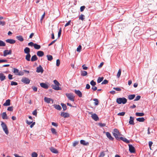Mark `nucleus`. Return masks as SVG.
Returning <instances> with one entry per match:
<instances>
[{
  "instance_id": "f257e3e1",
  "label": "nucleus",
  "mask_w": 157,
  "mask_h": 157,
  "mask_svg": "<svg viewBox=\"0 0 157 157\" xmlns=\"http://www.w3.org/2000/svg\"><path fill=\"white\" fill-rule=\"evenodd\" d=\"M127 102V99L125 98H118L117 99L116 102L119 104H125Z\"/></svg>"
},
{
  "instance_id": "f03ea898",
  "label": "nucleus",
  "mask_w": 157,
  "mask_h": 157,
  "mask_svg": "<svg viewBox=\"0 0 157 157\" xmlns=\"http://www.w3.org/2000/svg\"><path fill=\"white\" fill-rule=\"evenodd\" d=\"M113 134L116 139L118 140L119 139V136L121 135L118 130L116 128L114 129Z\"/></svg>"
},
{
  "instance_id": "7ed1b4c3",
  "label": "nucleus",
  "mask_w": 157,
  "mask_h": 157,
  "mask_svg": "<svg viewBox=\"0 0 157 157\" xmlns=\"http://www.w3.org/2000/svg\"><path fill=\"white\" fill-rule=\"evenodd\" d=\"M66 95L69 100L73 102L74 101L75 97L73 94L66 93Z\"/></svg>"
},
{
  "instance_id": "20e7f679",
  "label": "nucleus",
  "mask_w": 157,
  "mask_h": 157,
  "mask_svg": "<svg viewBox=\"0 0 157 157\" xmlns=\"http://www.w3.org/2000/svg\"><path fill=\"white\" fill-rule=\"evenodd\" d=\"M13 71L16 75H24L23 72L21 71L19 72V70L17 68H14Z\"/></svg>"
},
{
  "instance_id": "39448f33",
  "label": "nucleus",
  "mask_w": 157,
  "mask_h": 157,
  "mask_svg": "<svg viewBox=\"0 0 157 157\" xmlns=\"http://www.w3.org/2000/svg\"><path fill=\"white\" fill-rule=\"evenodd\" d=\"M1 126L5 133L7 135L8 134L9 132L6 124L4 122H2Z\"/></svg>"
},
{
  "instance_id": "423d86ee",
  "label": "nucleus",
  "mask_w": 157,
  "mask_h": 157,
  "mask_svg": "<svg viewBox=\"0 0 157 157\" xmlns=\"http://www.w3.org/2000/svg\"><path fill=\"white\" fill-rule=\"evenodd\" d=\"M22 82L26 84H28L30 83V80L29 79L26 77H23L21 80Z\"/></svg>"
},
{
  "instance_id": "0eeeda50",
  "label": "nucleus",
  "mask_w": 157,
  "mask_h": 157,
  "mask_svg": "<svg viewBox=\"0 0 157 157\" xmlns=\"http://www.w3.org/2000/svg\"><path fill=\"white\" fill-rule=\"evenodd\" d=\"M129 147V151L130 153H134L135 152V149L134 147L131 144H128Z\"/></svg>"
},
{
  "instance_id": "6e6552de",
  "label": "nucleus",
  "mask_w": 157,
  "mask_h": 157,
  "mask_svg": "<svg viewBox=\"0 0 157 157\" xmlns=\"http://www.w3.org/2000/svg\"><path fill=\"white\" fill-rule=\"evenodd\" d=\"M43 71L44 70L41 65H40L39 67H37L36 71L37 73H42Z\"/></svg>"
},
{
  "instance_id": "1a4fd4ad",
  "label": "nucleus",
  "mask_w": 157,
  "mask_h": 157,
  "mask_svg": "<svg viewBox=\"0 0 157 157\" xmlns=\"http://www.w3.org/2000/svg\"><path fill=\"white\" fill-rule=\"evenodd\" d=\"M12 53L11 50H5L3 52V56H6L8 55H10Z\"/></svg>"
},
{
  "instance_id": "9d476101",
  "label": "nucleus",
  "mask_w": 157,
  "mask_h": 157,
  "mask_svg": "<svg viewBox=\"0 0 157 157\" xmlns=\"http://www.w3.org/2000/svg\"><path fill=\"white\" fill-rule=\"evenodd\" d=\"M44 101L45 102H47L48 103H50L51 101H52V103H53V101L52 99L50 98H48L46 97H45L44 98Z\"/></svg>"
},
{
  "instance_id": "9b49d317",
  "label": "nucleus",
  "mask_w": 157,
  "mask_h": 157,
  "mask_svg": "<svg viewBox=\"0 0 157 157\" xmlns=\"http://www.w3.org/2000/svg\"><path fill=\"white\" fill-rule=\"evenodd\" d=\"M61 116L62 117H63L64 118L68 117L70 116L69 114L67 113H65L64 112H62L61 114Z\"/></svg>"
},
{
  "instance_id": "f8f14e48",
  "label": "nucleus",
  "mask_w": 157,
  "mask_h": 157,
  "mask_svg": "<svg viewBox=\"0 0 157 157\" xmlns=\"http://www.w3.org/2000/svg\"><path fill=\"white\" fill-rule=\"evenodd\" d=\"M52 88L56 90H61V88L59 87V86L56 85H52Z\"/></svg>"
},
{
  "instance_id": "ddd939ff",
  "label": "nucleus",
  "mask_w": 157,
  "mask_h": 157,
  "mask_svg": "<svg viewBox=\"0 0 157 157\" xmlns=\"http://www.w3.org/2000/svg\"><path fill=\"white\" fill-rule=\"evenodd\" d=\"M91 117L93 119L96 121H97L99 120L98 117L97 115L95 113H94L92 114V115H91Z\"/></svg>"
},
{
  "instance_id": "4468645a",
  "label": "nucleus",
  "mask_w": 157,
  "mask_h": 157,
  "mask_svg": "<svg viewBox=\"0 0 157 157\" xmlns=\"http://www.w3.org/2000/svg\"><path fill=\"white\" fill-rule=\"evenodd\" d=\"M106 136L109 139L111 140H113V138L112 137L110 134L108 132H105Z\"/></svg>"
},
{
  "instance_id": "2eb2a0df",
  "label": "nucleus",
  "mask_w": 157,
  "mask_h": 157,
  "mask_svg": "<svg viewBox=\"0 0 157 157\" xmlns=\"http://www.w3.org/2000/svg\"><path fill=\"white\" fill-rule=\"evenodd\" d=\"M7 43H10V44H14L15 42L16 41L15 40L12 39H8L6 40Z\"/></svg>"
},
{
  "instance_id": "dca6fc26",
  "label": "nucleus",
  "mask_w": 157,
  "mask_h": 157,
  "mask_svg": "<svg viewBox=\"0 0 157 157\" xmlns=\"http://www.w3.org/2000/svg\"><path fill=\"white\" fill-rule=\"evenodd\" d=\"M75 92L79 97H81L82 96V94L80 90H75Z\"/></svg>"
},
{
  "instance_id": "f3484780",
  "label": "nucleus",
  "mask_w": 157,
  "mask_h": 157,
  "mask_svg": "<svg viewBox=\"0 0 157 157\" xmlns=\"http://www.w3.org/2000/svg\"><path fill=\"white\" fill-rule=\"evenodd\" d=\"M134 118L133 117H130V119L129 121V123L131 125H134Z\"/></svg>"
},
{
  "instance_id": "a211bd4d",
  "label": "nucleus",
  "mask_w": 157,
  "mask_h": 157,
  "mask_svg": "<svg viewBox=\"0 0 157 157\" xmlns=\"http://www.w3.org/2000/svg\"><path fill=\"white\" fill-rule=\"evenodd\" d=\"M119 139H120L121 140L123 141L124 142L127 144L129 143L130 142L129 140H128L126 138L124 137H121L120 138H119Z\"/></svg>"
},
{
  "instance_id": "6ab92c4d",
  "label": "nucleus",
  "mask_w": 157,
  "mask_h": 157,
  "mask_svg": "<svg viewBox=\"0 0 157 157\" xmlns=\"http://www.w3.org/2000/svg\"><path fill=\"white\" fill-rule=\"evenodd\" d=\"M40 85L42 87L45 89H48V85L44 83H41L40 84Z\"/></svg>"
},
{
  "instance_id": "aec40b11",
  "label": "nucleus",
  "mask_w": 157,
  "mask_h": 157,
  "mask_svg": "<svg viewBox=\"0 0 157 157\" xmlns=\"http://www.w3.org/2000/svg\"><path fill=\"white\" fill-rule=\"evenodd\" d=\"M50 150L52 152L54 153L57 154L58 152L57 149L53 147L50 148Z\"/></svg>"
},
{
  "instance_id": "412c9836",
  "label": "nucleus",
  "mask_w": 157,
  "mask_h": 157,
  "mask_svg": "<svg viewBox=\"0 0 157 157\" xmlns=\"http://www.w3.org/2000/svg\"><path fill=\"white\" fill-rule=\"evenodd\" d=\"M10 105V99L7 100L6 102L4 103L3 105L4 106H7Z\"/></svg>"
},
{
  "instance_id": "4be33fe9",
  "label": "nucleus",
  "mask_w": 157,
  "mask_h": 157,
  "mask_svg": "<svg viewBox=\"0 0 157 157\" xmlns=\"http://www.w3.org/2000/svg\"><path fill=\"white\" fill-rule=\"evenodd\" d=\"M6 79V76L2 73L0 74V79L1 81H3Z\"/></svg>"
},
{
  "instance_id": "5701e85b",
  "label": "nucleus",
  "mask_w": 157,
  "mask_h": 157,
  "mask_svg": "<svg viewBox=\"0 0 157 157\" xmlns=\"http://www.w3.org/2000/svg\"><path fill=\"white\" fill-rule=\"evenodd\" d=\"M37 55L39 57H41L44 56V53L42 51H38L37 52Z\"/></svg>"
},
{
  "instance_id": "b1692460",
  "label": "nucleus",
  "mask_w": 157,
  "mask_h": 157,
  "mask_svg": "<svg viewBox=\"0 0 157 157\" xmlns=\"http://www.w3.org/2000/svg\"><path fill=\"white\" fill-rule=\"evenodd\" d=\"M81 144L84 145H89V143L86 142L85 140H81L80 141Z\"/></svg>"
},
{
  "instance_id": "393cba45",
  "label": "nucleus",
  "mask_w": 157,
  "mask_h": 157,
  "mask_svg": "<svg viewBox=\"0 0 157 157\" xmlns=\"http://www.w3.org/2000/svg\"><path fill=\"white\" fill-rule=\"evenodd\" d=\"M38 59V58L36 55H34L33 56L31 59V60L32 61H34Z\"/></svg>"
},
{
  "instance_id": "a878e982",
  "label": "nucleus",
  "mask_w": 157,
  "mask_h": 157,
  "mask_svg": "<svg viewBox=\"0 0 157 157\" xmlns=\"http://www.w3.org/2000/svg\"><path fill=\"white\" fill-rule=\"evenodd\" d=\"M54 106L56 109L58 110H60L61 109V107L59 105H54Z\"/></svg>"
},
{
  "instance_id": "bb28decb",
  "label": "nucleus",
  "mask_w": 157,
  "mask_h": 157,
  "mask_svg": "<svg viewBox=\"0 0 157 157\" xmlns=\"http://www.w3.org/2000/svg\"><path fill=\"white\" fill-rule=\"evenodd\" d=\"M2 117L4 119H8L7 115L6 113L3 112L2 114Z\"/></svg>"
},
{
  "instance_id": "cd10ccee",
  "label": "nucleus",
  "mask_w": 157,
  "mask_h": 157,
  "mask_svg": "<svg viewBox=\"0 0 157 157\" xmlns=\"http://www.w3.org/2000/svg\"><path fill=\"white\" fill-rule=\"evenodd\" d=\"M16 38L19 40L20 41H23L24 40V39L22 37V36H16Z\"/></svg>"
},
{
  "instance_id": "c85d7f7f",
  "label": "nucleus",
  "mask_w": 157,
  "mask_h": 157,
  "mask_svg": "<svg viewBox=\"0 0 157 157\" xmlns=\"http://www.w3.org/2000/svg\"><path fill=\"white\" fill-rule=\"evenodd\" d=\"M24 52H25V53L27 54H29V52H30V50L29 48L26 47L24 49Z\"/></svg>"
},
{
  "instance_id": "c756f323",
  "label": "nucleus",
  "mask_w": 157,
  "mask_h": 157,
  "mask_svg": "<svg viewBox=\"0 0 157 157\" xmlns=\"http://www.w3.org/2000/svg\"><path fill=\"white\" fill-rule=\"evenodd\" d=\"M135 96V94L130 95L128 96V98L129 100H131L133 99Z\"/></svg>"
},
{
  "instance_id": "7c9ffc66",
  "label": "nucleus",
  "mask_w": 157,
  "mask_h": 157,
  "mask_svg": "<svg viewBox=\"0 0 157 157\" xmlns=\"http://www.w3.org/2000/svg\"><path fill=\"white\" fill-rule=\"evenodd\" d=\"M136 120L138 121L142 122H144L145 121V119L144 117H141V118H137L136 119Z\"/></svg>"
},
{
  "instance_id": "2f4dec72",
  "label": "nucleus",
  "mask_w": 157,
  "mask_h": 157,
  "mask_svg": "<svg viewBox=\"0 0 157 157\" xmlns=\"http://www.w3.org/2000/svg\"><path fill=\"white\" fill-rule=\"evenodd\" d=\"M30 57L31 55H30V54H27V55L26 56L25 59L29 61L30 60Z\"/></svg>"
},
{
  "instance_id": "473e14b6",
  "label": "nucleus",
  "mask_w": 157,
  "mask_h": 157,
  "mask_svg": "<svg viewBox=\"0 0 157 157\" xmlns=\"http://www.w3.org/2000/svg\"><path fill=\"white\" fill-rule=\"evenodd\" d=\"M136 115L137 116L142 117L144 115V113H136Z\"/></svg>"
},
{
  "instance_id": "72a5a7b5",
  "label": "nucleus",
  "mask_w": 157,
  "mask_h": 157,
  "mask_svg": "<svg viewBox=\"0 0 157 157\" xmlns=\"http://www.w3.org/2000/svg\"><path fill=\"white\" fill-rule=\"evenodd\" d=\"M34 48L36 49H39L40 48V46L36 44H35L34 45Z\"/></svg>"
},
{
  "instance_id": "f704fd0d",
  "label": "nucleus",
  "mask_w": 157,
  "mask_h": 157,
  "mask_svg": "<svg viewBox=\"0 0 157 157\" xmlns=\"http://www.w3.org/2000/svg\"><path fill=\"white\" fill-rule=\"evenodd\" d=\"M47 57L48 60L49 61H51L53 59V57L52 56L50 55H47Z\"/></svg>"
},
{
  "instance_id": "c9c22d12",
  "label": "nucleus",
  "mask_w": 157,
  "mask_h": 157,
  "mask_svg": "<svg viewBox=\"0 0 157 157\" xmlns=\"http://www.w3.org/2000/svg\"><path fill=\"white\" fill-rule=\"evenodd\" d=\"M87 74V71H81V75L82 76H85Z\"/></svg>"
},
{
  "instance_id": "e433bc0d",
  "label": "nucleus",
  "mask_w": 157,
  "mask_h": 157,
  "mask_svg": "<svg viewBox=\"0 0 157 157\" xmlns=\"http://www.w3.org/2000/svg\"><path fill=\"white\" fill-rule=\"evenodd\" d=\"M61 105L62 107L63 110H65L67 109V107L66 105L64 103H61Z\"/></svg>"
},
{
  "instance_id": "4c0bfd02",
  "label": "nucleus",
  "mask_w": 157,
  "mask_h": 157,
  "mask_svg": "<svg viewBox=\"0 0 157 157\" xmlns=\"http://www.w3.org/2000/svg\"><path fill=\"white\" fill-rule=\"evenodd\" d=\"M93 101H95V102L94 103L95 105H97L98 104L99 101L97 99L94 98L93 99Z\"/></svg>"
},
{
  "instance_id": "58836bf2",
  "label": "nucleus",
  "mask_w": 157,
  "mask_h": 157,
  "mask_svg": "<svg viewBox=\"0 0 157 157\" xmlns=\"http://www.w3.org/2000/svg\"><path fill=\"white\" fill-rule=\"evenodd\" d=\"M103 77H99L97 80V82L98 83H99L101 82L103 79Z\"/></svg>"
},
{
  "instance_id": "ea45409f",
  "label": "nucleus",
  "mask_w": 157,
  "mask_h": 157,
  "mask_svg": "<svg viewBox=\"0 0 157 157\" xmlns=\"http://www.w3.org/2000/svg\"><path fill=\"white\" fill-rule=\"evenodd\" d=\"M51 131L52 133L54 134H56L57 133L56 130L53 128H51Z\"/></svg>"
},
{
  "instance_id": "a19ab883",
  "label": "nucleus",
  "mask_w": 157,
  "mask_h": 157,
  "mask_svg": "<svg viewBox=\"0 0 157 157\" xmlns=\"http://www.w3.org/2000/svg\"><path fill=\"white\" fill-rule=\"evenodd\" d=\"M6 45L5 43L2 41L0 40V46L1 47L4 46Z\"/></svg>"
},
{
  "instance_id": "79ce46f5",
  "label": "nucleus",
  "mask_w": 157,
  "mask_h": 157,
  "mask_svg": "<svg viewBox=\"0 0 157 157\" xmlns=\"http://www.w3.org/2000/svg\"><path fill=\"white\" fill-rule=\"evenodd\" d=\"M121 73V70L120 69H119L118 71V73L117 75V76L118 78H119L120 77Z\"/></svg>"
},
{
  "instance_id": "37998d69",
  "label": "nucleus",
  "mask_w": 157,
  "mask_h": 157,
  "mask_svg": "<svg viewBox=\"0 0 157 157\" xmlns=\"http://www.w3.org/2000/svg\"><path fill=\"white\" fill-rule=\"evenodd\" d=\"M85 16L83 14H81L79 17V19L83 21L84 19Z\"/></svg>"
},
{
  "instance_id": "c03bdc74",
  "label": "nucleus",
  "mask_w": 157,
  "mask_h": 157,
  "mask_svg": "<svg viewBox=\"0 0 157 157\" xmlns=\"http://www.w3.org/2000/svg\"><path fill=\"white\" fill-rule=\"evenodd\" d=\"M37 154L35 152H33L32 153V157H37Z\"/></svg>"
},
{
  "instance_id": "a18cd8bd",
  "label": "nucleus",
  "mask_w": 157,
  "mask_h": 157,
  "mask_svg": "<svg viewBox=\"0 0 157 157\" xmlns=\"http://www.w3.org/2000/svg\"><path fill=\"white\" fill-rule=\"evenodd\" d=\"M90 84L93 86H95L96 85V83L94 80H92L90 82Z\"/></svg>"
},
{
  "instance_id": "49530a36",
  "label": "nucleus",
  "mask_w": 157,
  "mask_h": 157,
  "mask_svg": "<svg viewBox=\"0 0 157 157\" xmlns=\"http://www.w3.org/2000/svg\"><path fill=\"white\" fill-rule=\"evenodd\" d=\"M53 82H54V83L55 84V85H59V86L60 85V83L56 80H54L53 81Z\"/></svg>"
},
{
  "instance_id": "de8ad7c7",
  "label": "nucleus",
  "mask_w": 157,
  "mask_h": 157,
  "mask_svg": "<svg viewBox=\"0 0 157 157\" xmlns=\"http://www.w3.org/2000/svg\"><path fill=\"white\" fill-rule=\"evenodd\" d=\"M140 98H141V97L140 96H139V95L137 96L136 97L135 99H134V101H137L139 100L140 99Z\"/></svg>"
},
{
  "instance_id": "09e8293b",
  "label": "nucleus",
  "mask_w": 157,
  "mask_h": 157,
  "mask_svg": "<svg viewBox=\"0 0 157 157\" xmlns=\"http://www.w3.org/2000/svg\"><path fill=\"white\" fill-rule=\"evenodd\" d=\"M10 85L11 86H13V85L16 86V85H17V82H15L12 81L11 82Z\"/></svg>"
},
{
  "instance_id": "8fccbe9b",
  "label": "nucleus",
  "mask_w": 157,
  "mask_h": 157,
  "mask_svg": "<svg viewBox=\"0 0 157 157\" xmlns=\"http://www.w3.org/2000/svg\"><path fill=\"white\" fill-rule=\"evenodd\" d=\"M125 113L124 112H122L118 113L117 115L119 116H123L124 115Z\"/></svg>"
},
{
  "instance_id": "3c124183",
  "label": "nucleus",
  "mask_w": 157,
  "mask_h": 157,
  "mask_svg": "<svg viewBox=\"0 0 157 157\" xmlns=\"http://www.w3.org/2000/svg\"><path fill=\"white\" fill-rule=\"evenodd\" d=\"M82 48V47L80 45H79L77 49V51L78 52H80Z\"/></svg>"
},
{
  "instance_id": "603ef678",
  "label": "nucleus",
  "mask_w": 157,
  "mask_h": 157,
  "mask_svg": "<svg viewBox=\"0 0 157 157\" xmlns=\"http://www.w3.org/2000/svg\"><path fill=\"white\" fill-rule=\"evenodd\" d=\"M78 141H75L73 143V147H75L76 145H77L78 144Z\"/></svg>"
},
{
  "instance_id": "864d4df0",
  "label": "nucleus",
  "mask_w": 157,
  "mask_h": 157,
  "mask_svg": "<svg viewBox=\"0 0 157 157\" xmlns=\"http://www.w3.org/2000/svg\"><path fill=\"white\" fill-rule=\"evenodd\" d=\"M105 155V153L104 151L101 152L100 153V155L99 156V157H104Z\"/></svg>"
},
{
  "instance_id": "5fc2aeb1",
  "label": "nucleus",
  "mask_w": 157,
  "mask_h": 157,
  "mask_svg": "<svg viewBox=\"0 0 157 157\" xmlns=\"http://www.w3.org/2000/svg\"><path fill=\"white\" fill-rule=\"evenodd\" d=\"M60 64V62L59 59H58L56 60V65L58 67L59 66Z\"/></svg>"
},
{
  "instance_id": "6e6d98bb",
  "label": "nucleus",
  "mask_w": 157,
  "mask_h": 157,
  "mask_svg": "<svg viewBox=\"0 0 157 157\" xmlns=\"http://www.w3.org/2000/svg\"><path fill=\"white\" fill-rule=\"evenodd\" d=\"M113 89L117 91H120L121 90V89L119 87H114Z\"/></svg>"
},
{
  "instance_id": "4d7b16f0",
  "label": "nucleus",
  "mask_w": 157,
  "mask_h": 157,
  "mask_svg": "<svg viewBox=\"0 0 157 157\" xmlns=\"http://www.w3.org/2000/svg\"><path fill=\"white\" fill-rule=\"evenodd\" d=\"M6 24V22L4 21H0V25H4Z\"/></svg>"
},
{
  "instance_id": "13d9d810",
  "label": "nucleus",
  "mask_w": 157,
  "mask_h": 157,
  "mask_svg": "<svg viewBox=\"0 0 157 157\" xmlns=\"http://www.w3.org/2000/svg\"><path fill=\"white\" fill-rule=\"evenodd\" d=\"M108 82V81L106 80H104L101 83L102 84H105L107 83Z\"/></svg>"
},
{
  "instance_id": "bf43d9fd",
  "label": "nucleus",
  "mask_w": 157,
  "mask_h": 157,
  "mask_svg": "<svg viewBox=\"0 0 157 157\" xmlns=\"http://www.w3.org/2000/svg\"><path fill=\"white\" fill-rule=\"evenodd\" d=\"M98 124L101 127H104L105 126L106 124L105 123H99Z\"/></svg>"
},
{
  "instance_id": "052dcab7",
  "label": "nucleus",
  "mask_w": 157,
  "mask_h": 157,
  "mask_svg": "<svg viewBox=\"0 0 157 157\" xmlns=\"http://www.w3.org/2000/svg\"><path fill=\"white\" fill-rule=\"evenodd\" d=\"M85 8V7L84 6H82L80 8V10L81 12L83 11Z\"/></svg>"
},
{
  "instance_id": "680f3d73",
  "label": "nucleus",
  "mask_w": 157,
  "mask_h": 157,
  "mask_svg": "<svg viewBox=\"0 0 157 157\" xmlns=\"http://www.w3.org/2000/svg\"><path fill=\"white\" fill-rule=\"evenodd\" d=\"M8 111H12L13 110V107L12 106H10L7 109Z\"/></svg>"
},
{
  "instance_id": "e2e57ef3",
  "label": "nucleus",
  "mask_w": 157,
  "mask_h": 157,
  "mask_svg": "<svg viewBox=\"0 0 157 157\" xmlns=\"http://www.w3.org/2000/svg\"><path fill=\"white\" fill-rule=\"evenodd\" d=\"M34 44H34L33 43V42H31L28 43V45L29 46H34Z\"/></svg>"
},
{
  "instance_id": "0e129e2a",
  "label": "nucleus",
  "mask_w": 157,
  "mask_h": 157,
  "mask_svg": "<svg viewBox=\"0 0 157 157\" xmlns=\"http://www.w3.org/2000/svg\"><path fill=\"white\" fill-rule=\"evenodd\" d=\"M71 20L69 21L68 22H67L65 25V27H67V26L69 25L70 24V23L71 22Z\"/></svg>"
},
{
  "instance_id": "69168bd1",
  "label": "nucleus",
  "mask_w": 157,
  "mask_h": 157,
  "mask_svg": "<svg viewBox=\"0 0 157 157\" xmlns=\"http://www.w3.org/2000/svg\"><path fill=\"white\" fill-rule=\"evenodd\" d=\"M61 33V28H60L59 29V31L58 33V37H59L60 36Z\"/></svg>"
},
{
  "instance_id": "338daca9",
  "label": "nucleus",
  "mask_w": 157,
  "mask_h": 157,
  "mask_svg": "<svg viewBox=\"0 0 157 157\" xmlns=\"http://www.w3.org/2000/svg\"><path fill=\"white\" fill-rule=\"evenodd\" d=\"M82 67L83 69L86 70L88 69V67L85 66V65H82Z\"/></svg>"
},
{
  "instance_id": "774afa93",
  "label": "nucleus",
  "mask_w": 157,
  "mask_h": 157,
  "mask_svg": "<svg viewBox=\"0 0 157 157\" xmlns=\"http://www.w3.org/2000/svg\"><path fill=\"white\" fill-rule=\"evenodd\" d=\"M92 89L94 91H95L96 90H97V87L94 86H93V87H92Z\"/></svg>"
}]
</instances>
